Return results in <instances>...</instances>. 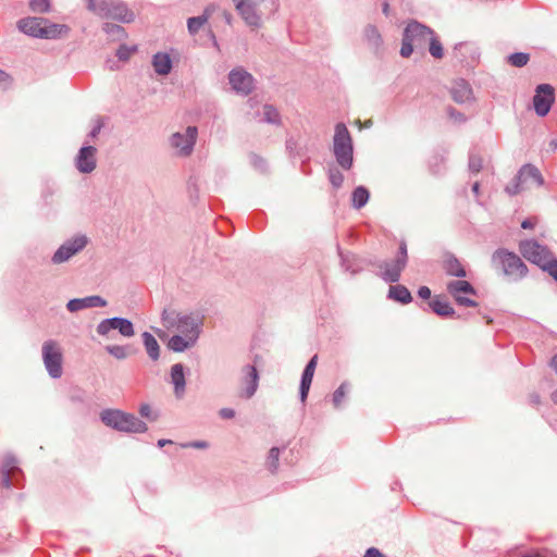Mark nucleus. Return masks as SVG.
<instances>
[{
    "label": "nucleus",
    "instance_id": "1",
    "mask_svg": "<svg viewBox=\"0 0 557 557\" xmlns=\"http://www.w3.org/2000/svg\"><path fill=\"white\" fill-rule=\"evenodd\" d=\"M102 423L119 432L144 433L148 430L147 424L132 413L119 409H104L100 413Z\"/></svg>",
    "mask_w": 557,
    "mask_h": 557
},
{
    "label": "nucleus",
    "instance_id": "2",
    "mask_svg": "<svg viewBox=\"0 0 557 557\" xmlns=\"http://www.w3.org/2000/svg\"><path fill=\"white\" fill-rule=\"evenodd\" d=\"M162 324L168 330H173L180 335L198 338L201 320L198 315L178 313L175 310L165 309L162 312Z\"/></svg>",
    "mask_w": 557,
    "mask_h": 557
},
{
    "label": "nucleus",
    "instance_id": "3",
    "mask_svg": "<svg viewBox=\"0 0 557 557\" xmlns=\"http://www.w3.org/2000/svg\"><path fill=\"white\" fill-rule=\"evenodd\" d=\"M18 29L32 37L37 38H58L69 33V27L65 25L48 23L42 17H26L17 22Z\"/></svg>",
    "mask_w": 557,
    "mask_h": 557
},
{
    "label": "nucleus",
    "instance_id": "4",
    "mask_svg": "<svg viewBox=\"0 0 557 557\" xmlns=\"http://www.w3.org/2000/svg\"><path fill=\"white\" fill-rule=\"evenodd\" d=\"M493 265L511 281H519L528 273V267L521 258L507 249H497L492 256Z\"/></svg>",
    "mask_w": 557,
    "mask_h": 557
},
{
    "label": "nucleus",
    "instance_id": "5",
    "mask_svg": "<svg viewBox=\"0 0 557 557\" xmlns=\"http://www.w3.org/2000/svg\"><path fill=\"white\" fill-rule=\"evenodd\" d=\"M433 30L416 21L410 22L404 32L400 55L409 58L414 49L422 50L428 45Z\"/></svg>",
    "mask_w": 557,
    "mask_h": 557
},
{
    "label": "nucleus",
    "instance_id": "6",
    "mask_svg": "<svg viewBox=\"0 0 557 557\" xmlns=\"http://www.w3.org/2000/svg\"><path fill=\"white\" fill-rule=\"evenodd\" d=\"M88 10L102 18H112L122 23H131L135 14L126 4L109 0H88Z\"/></svg>",
    "mask_w": 557,
    "mask_h": 557
},
{
    "label": "nucleus",
    "instance_id": "7",
    "mask_svg": "<svg viewBox=\"0 0 557 557\" xmlns=\"http://www.w3.org/2000/svg\"><path fill=\"white\" fill-rule=\"evenodd\" d=\"M334 154L338 164L349 170L352 165V143L348 128L345 124L338 123L334 135Z\"/></svg>",
    "mask_w": 557,
    "mask_h": 557
},
{
    "label": "nucleus",
    "instance_id": "8",
    "mask_svg": "<svg viewBox=\"0 0 557 557\" xmlns=\"http://www.w3.org/2000/svg\"><path fill=\"white\" fill-rule=\"evenodd\" d=\"M237 13L251 28L261 26L265 0H232Z\"/></svg>",
    "mask_w": 557,
    "mask_h": 557
},
{
    "label": "nucleus",
    "instance_id": "9",
    "mask_svg": "<svg viewBox=\"0 0 557 557\" xmlns=\"http://www.w3.org/2000/svg\"><path fill=\"white\" fill-rule=\"evenodd\" d=\"M408 260L407 245L405 242H400L398 253L394 260L382 261L379 264L380 276L389 283H396L399 281L403 270L406 268Z\"/></svg>",
    "mask_w": 557,
    "mask_h": 557
},
{
    "label": "nucleus",
    "instance_id": "10",
    "mask_svg": "<svg viewBox=\"0 0 557 557\" xmlns=\"http://www.w3.org/2000/svg\"><path fill=\"white\" fill-rule=\"evenodd\" d=\"M519 251L527 260L540 265L542 269H544L553 258V255L547 247L541 245L534 239L522 240L519 244Z\"/></svg>",
    "mask_w": 557,
    "mask_h": 557
},
{
    "label": "nucleus",
    "instance_id": "11",
    "mask_svg": "<svg viewBox=\"0 0 557 557\" xmlns=\"http://www.w3.org/2000/svg\"><path fill=\"white\" fill-rule=\"evenodd\" d=\"M42 359L51 377L58 379L62 375V352L57 342L47 341L44 343Z\"/></svg>",
    "mask_w": 557,
    "mask_h": 557
},
{
    "label": "nucleus",
    "instance_id": "12",
    "mask_svg": "<svg viewBox=\"0 0 557 557\" xmlns=\"http://www.w3.org/2000/svg\"><path fill=\"white\" fill-rule=\"evenodd\" d=\"M446 290L459 306L470 308L478 306L476 301L468 297L476 294L474 287L468 281H450L447 283Z\"/></svg>",
    "mask_w": 557,
    "mask_h": 557
},
{
    "label": "nucleus",
    "instance_id": "13",
    "mask_svg": "<svg viewBox=\"0 0 557 557\" xmlns=\"http://www.w3.org/2000/svg\"><path fill=\"white\" fill-rule=\"evenodd\" d=\"M88 239L85 235H77L66 240L53 255V263L67 261L72 256L83 250L87 246Z\"/></svg>",
    "mask_w": 557,
    "mask_h": 557
},
{
    "label": "nucleus",
    "instance_id": "14",
    "mask_svg": "<svg viewBox=\"0 0 557 557\" xmlns=\"http://www.w3.org/2000/svg\"><path fill=\"white\" fill-rule=\"evenodd\" d=\"M112 330H117L125 337H132L135 334L133 323L124 318L104 319L97 325V333L101 336H107Z\"/></svg>",
    "mask_w": 557,
    "mask_h": 557
},
{
    "label": "nucleus",
    "instance_id": "15",
    "mask_svg": "<svg viewBox=\"0 0 557 557\" xmlns=\"http://www.w3.org/2000/svg\"><path fill=\"white\" fill-rule=\"evenodd\" d=\"M197 127L188 126L185 133H175L171 137V145L178 150L182 156H189L193 152L196 138Z\"/></svg>",
    "mask_w": 557,
    "mask_h": 557
},
{
    "label": "nucleus",
    "instance_id": "16",
    "mask_svg": "<svg viewBox=\"0 0 557 557\" xmlns=\"http://www.w3.org/2000/svg\"><path fill=\"white\" fill-rule=\"evenodd\" d=\"M555 100L554 88L548 84H541L536 87V94L533 98L535 112L540 116H545Z\"/></svg>",
    "mask_w": 557,
    "mask_h": 557
},
{
    "label": "nucleus",
    "instance_id": "17",
    "mask_svg": "<svg viewBox=\"0 0 557 557\" xmlns=\"http://www.w3.org/2000/svg\"><path fill=\"white\" fill-rule=\"evenodd\" d=\"M232 88L244 95H248L253 87V77L242 69L233 70L228 75Z\"/></svg>",
    "mask_w": 557,
    "mask_h": 557
},
{
    "label": "nucleus",
    "instance_id": "18",
    "mask_svg": "<svg viewBox=\"0 0 557 557\" xmlns=\"http://www.w3.org/2000/svg\"><path fill=\"white\" fill-rule=\"evenodd\" d=\"M97 149L90 145L81 148L76 157V168L81 173H90L96 169Z\"/></svg>",
    "mask_w": 557,
    "mask_h": 557
},
{
    "label": "nucleus",
    "instance_id": "19",
    "mask_svg": "<svg viewBox=\"0 0 557 557\" xmlns=\"http://www.w3.org/2000/svg\"><path fill=\"white\" fill-rule=\"evenodd\" d=\"M442 268L447 275L466 277L467 271L461 261L451 252H445L442 257Z\"/></svg>",
    "mask_w": 557,
    "mask_h": 557
},
{
    "label": "nucleus",
    "instance_id": "20",
    "mask_svg": "<svg viewBox=\"0 0 557 557\" xmlns=\"http://www.w3.org/2000/svg\"><path fill=\"white\" fill-rule=\"evenodd\" d=\"M317 364H318V356L314 355L309 360V362L307 363V366L305 367V370L302 372L299 393H300V400L304 404L306 403V399L308 397Z\"/></svg>",
    "mask_w": 557,
    "mask_h": 557
},
{
    "label": "nucleus",
    "instance_id": "21",
    "mask_svg": "<svg viewBox=\"0 0 557 557\" xmlns=\"http://www.w3.org/2000/svg\"><path fill=\"white\" fill-rule=\"evenodd\" d=\"M243 385H245V388L242 396L245 398H250L255 395L258 388L259 374L256 367L250 364L243 368Z\"/></svg>",
    "mask_w": 557,
    "mask_h": 557
},
{
    "label": "nucleus",
    "instance_id": "22",
    "mask_svg": "<svg viewBox=\"0 0 557 557\" xmlns=\"http://www.w3.org/2000/svg\"><path fill=\"white\" fill-rule=\"evenodd\" d=\"M107 300L100 296H88L85 298L71 299L66 304V308L70 312H77L87 308L106 307Z\"/></svg>",
    "mask_w": 557,
    "mask_h": 557
},
{
    "label": "nucleus",
    "instance_id": "23",
    "mask_svg": "<svg viewBox=\"0 0 557 557\" xmlns=\"http://www.w3.org/2000/svg\"><path fill=\"white\" fill-rule=\"evenodd\" d=\"M518 174L519 180L523 182L527 189L532 186H542L544 184V178L541 172L532 164H524L519 170Z\"/></svg>",
    "mask_w": 557,
    "mask_h": 557
},
{
    "label": "nucleus",
    "instance_id": "24",
    "mask_svg": "<svg viewBox=\"0 0 557 557\" xmlns=\"http://www.w3.org/2000/svg\"><path fill=\"white\" fill-rule=\"evenodd\" d=\"M450 94L453 99L458 103H465L472 99V89L469 83L465 79H457L454 82Z\"/></svg>",
    "mask_w": 557,
    "mask_h": 557
},
{
    "label": "nucleus",
    "instance_id": "25",
    "mask_svg": "<svg viewBox=\"0 0 557 557\" xmlns=\"http://www.w3.org/2000/svg\"><path fill=\"white\" fill-rule=\"evenodd\" d=\"M171 382L174 385V393L177 398H182L185 393V374L182 363H175L171 368Z\"/></svg>",
    "mask_w": 557,
    "mask_h": 557
},
{
    "label": "nucleus",
    "instance_id": "26",
    "mask_svg": "<svg viewBox=\"0 0 557 557\" xmlns=\"http://www.w3.org/2000/svg\"><path fill=\"white\" fill-rule=\"evenodd\" d=\"M215 10L214 4L208 5L203 13L200 16L189 17L187 21V27L188 32L191 35H195L199 32V29L208 22V20L211 17L212 13Z\"/></svg>",
    "mask_w": 557,
    "mask_h": 557
},
{
    "label": "nucleus",
    "instance_id": "27",
    "mask_svg": "<svg viewBox=\"0 0 557 557\" xmlns=\"http://www.w3.org/2000/svg\"><path fill=\"white\" fill-rule=\"evenodd\" d=\"M152 66L158 75H168L172 70V60L168 53L158 52L152 57Z\"/></svg>",
    "mask_w": 557,
    "mask_h": 557
},
{
    "label": "nucleus",
    "instance_id": "28",
    "mask_svg": "<svg viewBox=\"0 0 557 557\" xmlns=\"http://www.w3.org/2000/svg\"><path fill=\"white\" fill-rule=\"evenodd\" d=\"M388 298L403 305H407L412 301V296L409 289L400 284L389 286Z\"/></svg>",
    "mask_w": 557,
    "mask_h": 557
},
{
    "label": "nucleus",
    "instance_id": "29",
    "mask_svg": "<svg viewBox=\"0 0 557 557\" xmlns=\"http://www.w3.org/2000/svg\"><path fill=\"white\" fill-rule=\"evenodd\" d=\"M429 307L440 317H451L455 314V310L449 302L441 299L440 297H434L429 302Z\"/></svg>",
    "mask_w": 557,
    "mask_h": 557
},
{
    "label": "nucleus",
    "instance_id": "30",
    "mask_svg": "<svg viewBox=\"0 0 557 557\" xmlns=\"http://www.w3.org/2000/svg\"><path fill=\"white\" fill-rule=\"evenodd\" d=\"M197 338L184 335H174L169 341V348L174 351H184L196 343Z\"/></svg>",
    "mask_w": 557,
    "mask_h": 557
},
{
    "label": "nucleus",
    "instance_id": "31",
    "mask_svg": "<svg viewBox=\"0 0 557 557\" xmlns=\"http://www.w3.org/2000/svg\"><path fill=\"white\" fill-rule=\"evenodd\" d=\"M364 40L369 46L379 48L382 45V37L376 26L367 25L363 29Z\"/></svg>",
    "mask_w": 557,
    "mask_h": 557
},
{
    "label": "nucleus",
    "instance_id": "32",
    "mask_svg": "<svg viewBox=\"0 0 557 557\" xmlns=\"http://www.w3.org/2000/svg\"><path fill=\"white\" fill-rule=\"evenodd\" d=\"M144 345L147 354L152 360H158L160 355V346L157 339L148 332L143 334Z\"/></svg>",
    "mask_w": 557,
    "mask_h": 557
},
{
    "label": "nucleus",
    "instance_id": "33",
    "mask_svg": "<svg viewBox=\"0 0 557 557\" xmlns=\"http://www.w3.org/2000/svg\"><path fill=\"white\" fill-rule=\"evenodd\" d=\"M369 191L366 187L359 186L352 191V205L355 208H362L369 200Z\"/></svg>",
    "mask_w": 557,
    "mask_h": 557
},
{
    "label": "nucleus",
    "instance_id": "34",
    "mask_svg": "<svg viewBox=\"0 0 557 557\" xmlns=\"http://www.w3.org/2000/svg\"><path fill=\"white\" fill-rule=\"evenodd\" d=\"M259 121L271 124H278L280 113L273 106L264 104L262 108V119H260Z\"/></svg>",
    "mask_w": 557,
    "mask_h": 557
},
{
    "label": "nucleus",
    "instance_id": "35",
    "mask_svg": "<svg viewBox=\"0 0 557 557\" xmlns=\"http://www.w3.org/2000/svg\"><path fill=\"white\" fill-rule=\"evenodd\" d=\"M428 44H429V51H430L431 55L435 59H442L444 55V50H443L441 41L438 40V38L435 36L434 33L431 36Z\"/></svg>",
    "mask_w": 557,
    "mask_h": 557
},
{
    "label": "nucleus",
    "instance_id": "36",
    "mask_svg": "<svg viewBox=\"0 0 557 557\" xmlns=\"http://www.w3.org/2000/svg\"><path fill=\"white\" fill-rule=\"evenodd\" d=\"M349 392V384L344 382L333 394V405L335 408H339Z\"/></svg>",
    "mask_w": 557,
    "mask_h": 557
},
{
    "label": "nucleus",
    "instance_id": "37",
    "mask_svg": "<svg viewBox=\"0 0 557 557\" xmlns=\"http://www.w3.org/2000/svg\"><path fill=\"white\" fill-rule=\"evenodd\" d=\"M106 350L113 356L114 358L122 360L125 359L129 355L128 346L121 345H109L106 347Z\"/></svg>",
    "mask_w": 557,
    "mask_h": 557
},
{
    "label": "nucleus",
    "instance_id": "38",
    "mask_svg": "<svg viewBox=\"0 0 557 557\" xmlns=\"http://www.w3.org/2000/svg\"><path fill=\"white\" fill-rule=\"evenodd\" d=\"M523 182L519 180V174H517L513 180L505 187V190L508 195L515 196L525 190Z\"/></svg>",
    "mask_w": 557,
    "mask_h": 557
},
{
    "label": "nucleus",
    "instance_id": "39",
    "mask_svg": "<svg viewBox=\"0 0 557 557\" xmlns=\"http://www.w3.org/2000/svg\"><path fill=\"white\" fill-rule=\"evenodd\" d=\"M529 60H530L529 54L523 53V52H516L508 57V62L512 66H516V67H522V66L527 65Z\"/></svg>",
    "mask_w": 557,
    "mask_h": 557
},
{
    "label": "nucleus",
    "instance_id": "40",
    "mask_svg": "<svg viewBox=\"0 0 557 557\" xmlns=\"http://www.w3.org/2000/svg\"><path fill=\"white\" fill-rule=\"evenodd\" d=\"M278 456H280V449L277 447H272L269 451V456H268V460H267L268 469L271 472H275L277 470Z\"/></svg>",
    "mask_w": 557,
    "mask_h": 557
},
{
    "label": "nucleus",
    "instance_id": "41",
    "mask_svg": "<svg viewBox=\"0 0 557 557\" xmlns=\"http://www.w3.org/2000/svg\"><path fill=\"white\" fill-rule=\"evenodd\" d=\"M103 30L109 35L116 36V38H122L125 36L124 28L116 24L106 23L103 25Z\"/></svg>",
    "mask_w": 557,
    "mask_h": 557
},
{
    "label": "nucleus",
    "instance_id": "42",
    "mask_svg": "<svg viewBox=\"0 0 557 557\" xmlns=\"http://www.w3.org/2000/svg\"><path fill=\"white\" fill-rule=\"evenodd\" d=\"M483 166V159L481 156L471 153L469 157V169L473 173H479Z\"/></svg>",
    "mask_w": 557,
    "mask_h": 557
},
{
    "label": "nucleus",
    "instance_id": "43",
    "mask_svg": "<svg viewBox=\"0 0 557 557\" xmlns=\"http://www.w3.org/2000/svg\"><path fill=\"white\" fill-rule=\"evenodd\" d=\"M29 5L33 11L41 13L48 12L50 8L49 0H32Z\"/></svg>",
    "mask_w": 557,
    "mask_h": 557
},
{
    "label": "nucleus",
    "instance_id": "44",
    "mask_svg": "<svg viewBox=\"0 0 557 557\" xmlns=\"http://www.w3.org/2000/svg\"><path fill=\"white\" fill-rule=\"evenodd\" d=\"M136 51L135 48H129L125 45H122L117 51H116V57L119 58V60L121 61H126L129 59V57L132 55V53H134Z\"/></svg>",
    "mask_w": 557,
    "mask_h": 557
},
{
    "label": "nucleus",
    "instance_id": "45",
    "mask_svg": "<svg viewBox=\"0 0 557 557\" xmlns=\"http://www.w3.org/2000/svg\"><path fill=\"white\" fill-rule=\"evenodd\" d=\"M330 182L334 187L338 188L342 186V184L344 182V176L338 170H331L330 171Z\"/></svg>",
    "mask_w": 557,
    "mask_h": 557
},
{
    "label": "nucleus",
    "instance_id": "46",
    "mask_svg": "<svg viewBox=\"0 0 557 557\" xmlns=\"http://www.w3.org/2000/svg\"><path fill=\"white\" fill-rule=\"evenodd\" d=\"M139 413L141 417L150 419L154 421L158 416L153 413L151 407L148 404H143L139 408Z\"/></svg>",
    "mask_w": 557,
    "mask_h": 557
},
{
    "label": "nucleus",
    "instance_id": "47",
    "mask_svg": "<svg viewBox=\"0 0 557 557\" xmlns=\"http://www.w3.org/2000/svg\"><path fill=\"white\" fill-rule=\"evenodd\" d=\"M250 161H251V164H252L257 170H259V171H261V172H264V171H265V169H267V164H265V161H264L261 157H259V156H257V154H252V156L250 157Z\"/></svg>",
    "mask_w": 557,
    "mask_h": 557
},
{
    "label": "nucleus",
    "instance_id": "48",
    "mask_svg": "<svg viewBox=\"0 0 557 557\" xmlns=\"http://www.w3.org/2000/svg\"><path fill=\"white\" fill-rule=\"evenodd\" d=\"M102 127H103V120H102V117H97L94 121V126H92V129L89 133V137L92 138V139L96 138L99 135V133H100Z\"/></svg>",
    "mask_w": 557,
    "mask_h": 557
},
{
    "label": "nucleus",
    "instance_id": "49",
    "mask_svg": "<svg viewBox=\"0 0 557 557\" xmlns=\"http://www.w3.org/2000/svg\"><path fill=\"white\" fill-rule=\"evenodd\" d=\"M544 270H546L549 275H552L557 281V260L554 259V257L549 260L547 265L544 267Z\"/></svg>",
    "mask_w": 557,
    "mask_h": 557
},
{
    "label": "nucleus",
    "instance_id": "50",
    "mask_svg": "<svg viewBox=\"0 0 557 557\" xmlns=\"http://www.w3.org/2000/svg\"><path fill=\"white\" fill-rule=\"evenodd\" d=\"M12 83L11 76L0 70V89H7Z\"/></svg>",
    "mask_w": 557,
    "mask_h": 557
},
{
    "label": "nucleus",
    "instance_id": "51",
    "mask_svg": "<svg viewBox=\"0 0 557 557\" xmlns=\"http://www.w3.org/2000/svg\"><path fill=\"white\" fill-rule=\"evenodd\" d=\"M447 112L448 115L458 123H462L466 121V116L454 108H449Z\"/></svg>",
    "mask_w": 557,
    "mask_h": 557
},
{
    "label": "nucleus",
    "instance_id": "52",
    "mask_svg": "<svg viewBox=\"0 0 557 557\" xmlns=\"http://www.w3.org/2000/svg\"><path fill=\"white\" fill-rule=\"evenodd\" d=\"M536 224H537V219L536 218H528V219L522 221L521 227L524 228V230H532V228L535 227Z\"/></svg>",
    "mask_w": 557,
    "mask_h": 557
},
{
    "label": "nucleus",
    "instance_id": "53",
    "mask_svg": "<svg viewBox=\"0 0 557 557\" xmlns=\"http://www.w3.org/2000/svg\"><path fill=\"white\" fill-rule=\"evenodd\" d=\"M418 295L422 299H429L431 297V289L428 286H421L418 290Z\"/></svg>",
    "mask_w": 557,
    "mask_h": 557
},
{
    "label": "nucleus",
    "instance_id": "54",
    "mask_svg": "<svg viewBox=\"0 0 557 557\" xmlns=\"http://www.w3.org/2000/svg\"><path fill=\"white\" fill-rule=\"evenodd\" d=\"M220 416L223 419H232L235 416V411L231 408H223L220 410Z\"/></svg>",
    "mask_w": 557,
    "mask_h": 557
},
{
    "label": "nucleus",
    "instance_id": "55",
    "mask_svg": "<svg viewBox=\"0 0 557 557\" xmlns=\"http://www.w3.org/2000/svg\"><path fill=\"white\" fill-rule=\"evenodd\" d=\"M520 557H548L546 553L540 550H530L522 554Z\"/></svg>",
    "mask_w": 557,
    "mask_h": 557
},
{
    "label": "nucleus",
    "instance_id": "56",
    "mask_svg": "<svg viewBox=\"0 0 557 557\" xmlns=\"http://www.w3.org/2000/svg\"><path fill=\"white\" fill-rule=\"evenodd\" d=\"M184 447H194V448H207L208 443L203 441H196L188 444L183 445Z\"/></svg>",
    "mask_w": 557,
    "mask_h": 557
},
{
    "label": "nucleus",
    "instance_id": "57",
    "mask_svg": "<svg viewBox=\"0 0 557 557\" xmlns=\"http://www.w3.org/2000/svg\"><path fill=\"white\" fill-rule=\"evenodd\" d=\"M364 557H386L377 548L371 547L366 552Z\"/></svg>",
    "mask_w": 557,
    "mask_h": 557
},
{
    "label": "nucleus",
    "instance_id": "58",
    "mask_svg": "<svg viewBox=\"0 0 557 557\" xmlns=\"http://www.w3.org/2000/svg\"><path fill=\"white\" fill-rule=\"evenodd\" d=\"M382 11L385 15H388L389 14V4L387 1H384L383 4H382Z\"/></svg>",
    "mask_w": 557,
    "mask_h": 557
},
{
    "label": "nucleus",
    "instance_id": "59",
    "mask_svg": "<svg viewBox=\"0 0 557 557\" xmlns=\"http://www.w3.org/2000/svg\"><path fill=\"white\" fill-rule=\"evenodd\" d=\"M550 367L556 371L557 373V355L554 356L550 360Z\"/></svg>",
    "mask_w": 557,
    "mask_h": 557
},
{
    "label": "nucleus",
    "instance_id": "60",
    "mask_svg": "<svg viewBox=\"0 0 557 557\" xmlns=\"http://www.w3.org/2000/svg\"><path fill=\"white\" fill-rule=\"evenodd\" d=\"M171 443H172V441H170V440H160V441L158 442V446H159V447H163L164 445H166V444H171Z\"/></svg>",
    "mask_w": 557,
    "mask_h": 557
},
{
    "label": "nucleus",
    "instance_id": "61",
    "mask_svg": "<svg viewBox=\"0 0 557 557\" xmlns=\"http://www.w3.org/2000/svg\"><path fill=\"white\" fill-rule=\"evenodd\" d=\"M472 190L475 195L479 194V190H480V184L478 182H475L472 186Z\"/></svg>",
    "mask_w": 557,
    "mask_h": 557
},
{
    "label": "nucleus",
    "instance_id": "62",
    "mask_svg": "<svg viewBox=\"0 0 557 557\" xmlns=\"http://www.w3.org/2000/svg\"><path fill=\"white\" fill-rule=\"evenodd\" d=\"M552 400H553V403H554V404H556V405H557V389L553 392V394H552Z\"/></svg>",
    "mask_w": 557,
    "mask_h": 557
},
{
    "label": "nucleus",
    "instance_id": "63",
    "mask_svg": "<svg viewBox=\"0 0 557 557\" xmlns=\"http://www.w3.org/2000/svg\"><path fill=\"white\" fill-rule=\"evenodd\" d=\"M463 47H466V45H463V44H459L458 46H456V47H455V49L457 50V49H461V48H463Z\"/></svg>",
    "mask_w": 557,
    "mask_h": 557
},
{
    "label": "nucleus",
    "instance_id": "64",
    "mask_svg": "<svg viewBox=\"0 0 557 557\" xmlns=\"http://www.w3.org/2000/svg\"><path fill=\"white\" fill-rule=\"evenodd\" d=\"M225 17H226V21L230 23L231 22V15L230 14H225Z\"/></svg>",
    "mask_w": 557,
    "mask_h": 557
}]
</instances>
